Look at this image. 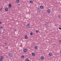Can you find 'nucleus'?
<instances>
[{
	"mask_svg": "<svg viewBox=\"0 0 61 61\" xmlns=\"http://www.w3.org/2000/svg\"><path fill=\"white\" fill-rule=\"evenodd\" d=\"M8 56L10 57H13V55L11 53H9L8 54Z\"/></svg>",
	"mask_w": 61,
	"mask_h": 61,
	"instance_id": "nucleus-1",
	"label": "nucleus"
},
{
	"mask_svg": "<svg viewBox=\"0 0 61 61\" xmlns=\"http://www.w3.org/2000/svg\"><path fill=\"white\" fill-rule=\"evenodd\" d=\"M26 26L27 28H29L30 27V25L29 24H27L26 25Z\"/></svg>",
	"mask_w": 61,
	"mask_h": 61,
	"instance_id": "nucleus-2",
	"label": "nucleus"
},
{
	"mask_svg": "<svg viewBox=\"0 0 61 61\" xmlns=\"http://www.w3.org/2000/svg\"><path fill=\"white\" fill-rule=\"evenodd\" d=\"M37 11L39 13H40L41 12V10L39 9V8H38V9H37Z\"/></svg>",
	"mask_w": 61,
	"mask_h": 61,
	"instance_id": "nucleus-3",
	"label": "nucleus"
},
{
	"mask_svg": "<svg viewBox=\"0 0 61 61\" xmlns=\"http://www.w3.org/2000/svg\"><path fill=\"white\" fill-rule=\"evenodd\" d=\"M47 13H48V14H49L50 13V10H47Z\"/></svg>",
	"mask_w": 61,
	"mask_h": 61,
	"instance_id": "nucleus-4",
	"label": "nucleus"
},
{
	"mask_svg": "<svg viewBox=\"0 0 61 61\" xmlns=\"http://www.w3.org/2000/svg\"><path fill=\"white\" fill-rule=\"evenodd\" d=\"M23 51L24 52H26V51H27V49H24L23 50Z\"/></svg>",
	"mask_w": 61,
	"mask_h": 61,
	"instance_id": "nucleus-5",
	"label": "nucleus"
},
{
	"mask_svg": "<svg viewBox=\"0 0 61 61\" xmlns=\"http://www.w3.org/2000/svg\"><path fill=\"white\" fill-rule=\"evenodd\" d=\"M49 56H52V54L51 53H49Z\"/></svg>",
	"mask_w": 61,
	"mask_h": 61,
	"instance_id": "nucleus-6",
	"label": "nucleus"
},
{
	"mask_svg": "<svg viewBox=\"0 0 61 61\" xmlns=\"http://www.w3.org/2000/svg\"><path fill=\"white\" fill-rule=\"evenodd\" d=\"M44 57L43 56H42L41 57V60H43L44 59Z\"/></svg>",
	"mask_w": 61,
	"mask_h": 61,
	"instance_id": "nucleus-7",
	"label": "nucleus"
},
{
	"mask_svg": "<svg viewBox=\"0 0 61 61\" xmlns=\"http://www.w3.org/2000/svg\"><path fill=\"white\" fill-rule=\"evenodd\" d=\"M25 39H27L28 38V36L27 35H26L25 36Z\"/></svg>",
	"mask_w": 61,
	"mask_h": 61,
	"instance_id": "nucleus-8",
	"label": "nucleus"
},
{
	"mask_svg": "<svg viewBox=\"0 0 61 61\" xmlns=\"http://www.w3.org/2000/svg\"><path fill=\"white\" fill-rule=\"evenodd\" d=\"M5 11H8V8H5Z\"/></svg>",
	"mask_w": 61,
	"mask_h": 61,
	"instance_id": "nucleus-9",
	"label": "nucleus"
},
{
	"mask_svg": "<svg viewBox=\"0 0 61 61\" xmlns=\"http://www.w3.org/2000/svg\"><path fill=\"white\" fill-rule=\"evenodd\" d=\"M35 49H36V50H37V46H35Z\"/></svg>",
	"mask_w": 61,
	"mask_h": 61,
	"instance_id": "nucleus-10",
	"label": "nucleus"
},
{
	"mask_svg": "<svg viewBox=\"0 0 61 61\" xmlns=\"http://www.w3.org/2000/svg\"><path fill=\"white\" fill-rule=\"evenodd\" d=\"M32 55L33 56H35V54L34 53H32Z\"/></svg>",
	"mask_w": 61,
	"mask_h": 61,
	"instance_id": "nucleus-11",
	"label": "nucleus"
},
{
	"mask_svg": "<svg viewBox=\"0 0 61 61\" xmlns=\"http://www.w3.org/2000/svg\"><path fill=\"white\" fill-rule=\"evenodd\" d=\"M44 7H43V6H40V8H41V9H43V8Z\"/></svg>",
	"mask_w": 61,
	"mask_h": 61,
	"instance_id": "nucleus-12",
	"label": "nucleus"
},
{
	"mask_svg": "<svg viewBox=\"0 0 61 61\" xmlns=\"http://www.w3.org/2000/svg\"><path fill=\"white\" fill-rule=\"evenodd\" d=\"M25 60L26 61H29V59H28V58H27L25 59Z\"/></svg>",
	"mask_w": 61,
	"mask_h": 61,
	"instance_id": "nucleus-13",
	"label": "nucleus"
},
{
	"mask_svg": "<svg viewBox=\"0 0 61 61\" xmlns=\"http://www.w3.org/2000/svg\"><path fill=\"white\" fill-rule=\"evenodd\" d=\"M30 3H31V4H33V1L31 0L30 1Z\"/></svg>",
	"mask_w": 61,
	"mask_h": 61,
	"instance_id": "nucleus-14",
	"label": "nucleus"
},
{
	"mask_svg": "<svg viewBox=\"0 0 61 61\" xmlns=\"http://www.w3.org/2000/svg\"><path fill=\"white\" fill-rule=\"evenodd\" d=\"M9 6H10V7H11V6H12V5L10 4H9Z\"/></svg>",
	"mask_w": 61,
	"mask_h": 61,
	"instance_id": "nucleus-15",
	"label": "nucleus"
},
{
	"mask_svg": "<svg viewBox=\"0 0 61 61\" xmlns=\"http://www.w3.org/2000/svg\"><path fill=\"white\" fill-rule=\"evenodd\" d=\"M16 1L17 3H19V0H16Z\"/></svg>",
	"mask_w": 61,
	"mask_h": 61,
	"instance_id": "nucleus-16",
	"label": "nucleus"
},
{
	"mask_svg": "<svg viewBox=\"0 0 61 61\" xmlns=\"http://www.w3.org/2000/svg\"><path fill=\"white\" fill-rule=\"evenodd\" d=\"M7 42H6L5 43V46H7Z\"/></svg>",
	"mask_w": 61,
	"mask_h": 61,
	"instance_id": "nucleus-17",
	"label": "nucleus"
},
{
	"mask_svg": "<svg viewBox=\"0 0 61 61\" xmlns=\"http://www.w3.org/2000/svg\"><path fill=\"white\" fill-rule=\"evenodd\" d=\"M0 58L1 59H2L4 58V57H3V56H1L0 57Z\"/></svg>",
	"mask_w": 61,
	"mask_h": 61,
	"instance_id": "nucleus-18",
	"label": "nucleus"
},
{
	"mask_svg": "<svg viewBox=\"0 0 61 61\" xmlns=\"http://www.w3.org/2000/svg\"><path fill=\"white\" fill-rule=\"evenodd\" d=\"M38 30H36L35 31V32L36 33H38Z\"/></svg>",
	"mask_w": 61,
	"mask_h": 61,
	"instance_id": "nucleus-19",
	"label": "nucleus"
},
{
	"mask_svg": "<svg viewBox=\"0 0 61 61\" xmlns=\"http://www.w3.org/2000/svg\"><path fill=\"white\" fill-rule=\"evenodd\" d=\"M21 58H24V56H23V55H22L21 56Z\"/></svg>",
	"mask_w": 61,
	"mask_h": 61,
	"instance_id": "nucleus-20",
	"label": "nucleus"
},
{
	"mask_svg": "<svg viewBox=\"0 0 61 61\" xmlns=\"http://www.w3.org/2000/svg\"><path fill=\"white\" fill-rule=\"evenodd\" d=\"M58 17H59V18H60L61 17V16L60 15H58Z\"/></svg>",
	"mask_w": 61,
	"mask_h": 61,
	"instance_id": "nucleus-21",
	"label": "nucleus"
},
{
	"mask_svg": "<svg viewBox=\"0 0 61 61\" xmlns=\"http://www.w3.org/2000/svg\"><path fill=\"white\" fill-rule=\"evenodd\" d=\"M3 27H2L0 26V29H2Z\"/></svg>",
	"mask_w": 61,
	"mask_h": 61,
	"instance_id": "nucleus-22",
	"label": "nucleus"
},
{
	"mask_svg": "<svg viewBox=\"0 0 61 61\" xmlns=\"http://www.w3.org/2000/svg\"><path fill=\"white\" fill-rule=\"evenodd\" d=\"M30 35H31V36H33V33H31L30 34Z\"/></svg>",
	"mask_w": 61,
	"mask_h": 61,
	"instance_id": "nucleus-23",
	"label": "nucleus"
},
{
	"mask_svg": "<svg viewBox=\"0 0 61 61\" xmlns=\"http://www.w3.org/2000/svg\"><path fill=\"white\" fill-rule=\"evenodd\" d=\"M59 42L60 43H61V40H59Z\"/></svg>",
	"mask_w": 61,
	"mask_h": 61,
	"instance_id": "nucleus-24",
	"label": "nucleus"
},
{
	"mask_svg": "<svg viewBox=\"0 0 61 61\" xmlns=\"http://www.w3.org/2000/svg\"><path fill=\"white\" fill-rule=\"evenodd\" d=\"M8 47H6V49H8Z\"/></svg>",
	"mask_w": 61,
	"mask_h": 61,
	"instance_id": "nucleus-25",
	"label": "nucleus"
},
{
	"mask_svg": "<svg viewBox=\"0 0 61 61\" xmlns=\"http://www.w3.org/2000/svg\"><path fill=\"white\" fill-rule=\"evenodd\" d=\"M0 61H3V60L1 59L0 60Z\"/></svg>",
	"mask_w": 61,
	"mask_h": 61,
	"instance_id": "nucleus-26",
	"label": "nucleus"
},
{
	"mask_svg": "<svg viewBox=\"0 0 61 61\" xmlns=\"http://www.w3.org/2000/svg\"><path fill=\"white\" fill-rule=\"evenodd\" d=\"M59 29H60V30H61V28L59 27Z\"/></svg>",
	"mask_w": 61,
	"mask_h": 61,
	"instance_id": "nucleus-27",
	"label": "nucleus"
},
{
	"mask_svg": "<svg viewBox=\"0 0 61 61\" xmlns=\"http://www.w3.org/2000/svg\"><path fill=\"white\" fill-rule=\"evenodd\" d=\"M1 21H0V24H1Z\"/></svg>",
	"mask_w": 61,
	"mask_h": 61,
	"instance_id": "nucleus-28",
	"label": "nucleus"
},
{
	"mask_svg": "<svg viewBox=\"0 0 61 61\" xmlns=\"http://www.w3.org/2000/svg\"><path fill=\"white\" fill-rule=\"evenodd\" d=\"M2 10V9L1 8H0V11H1V10Z\"/></svg>",
	"mask_w": 61,
	"mask_h": 61,
	"instance_id": "nucleus-29",
	"label": "nucleus"
},
{
	"mask_svg": "<svg viewBox=\"0 0 61 61\" xmlns=\"http://www.w3.org/2000/svg\"><path fill=\"white\" fill-rule=\"evenodd\" d=\"M2 33L0 31V34H1Z\"/></svg>",
	"mask_w": 61,
	"mask_h": 61,
	"instance_id": "nucleus-30",
	"label": "nucleus"
},
{
	"mask_svg": "<svg viewBox=\"0 0 61 61\" xmlns=\"http://www.w3.org/2000/svg\"><path fill=\"white\" fill-rule=\"evenodd\" d=\"M20 5V4H18V5H19V6Z\"/></svg>",
	"mask_w": 61,
	"mask_h": 61,
	"instance_id": "nucleus-31",
	"label": "nucleus"
},
{
	"mask_svg": "<svg viewBox=\"0 0 61 61\" xmlns=\"http://www.w3.org/2000/svg\"><path fill=\"white\" fill-rule=\"evenodd\" d=\"M45 25H46V24H45Z\"/></svg>",
	"mask_w": 61,
	"mask_h": 61,
	"instance_id": "nucleus-32",
	"label": "nucleus"
},
{
	"mask_svg": "<svg viewBox=\"0 0 61 61\" xmlns=\"http://www.w3.org/2000/svg\"><path fill=\"white\" fill-rule=\"evenodd\" d=\"M6 1H7V0H6Z\"/></svg>",
	"mask_w": 61,
	"mask_h": 61,
	"instance_id": "nucleus-33",
	"label": "nucleus"
}]
</instances>
